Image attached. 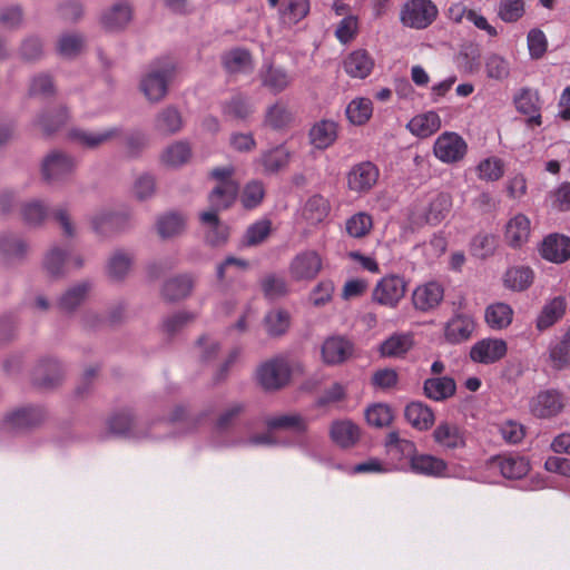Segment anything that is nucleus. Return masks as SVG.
Wrapping results in <instances>:
<instances>
[{"label":"nucleus","instance_id":"obj_1","mask_svg":"<svg viewBox=\"0 0 570 570\" xmlns=\"http://www.w3.org/2000/svg\"><path fill=\"white\" fill-rule=\"evenodd\" d=\"M168 424L166 421H158L146 428L144 424L138 423L128 412L118 413L109 420L111 433L136 441L163 439L164 431L168 430Z\"/></svg>","mask_w":570,"mask_h":570},{"label":"nucleus","instance_id":"obj_2","mask_svg":"<svg viewBox=\"0 0 570 570\" xmlns=\"http://www.w3.org/2000/svg\"><path fill=\"white\" fill-rule=\"evenodd\" d=\"M174 75L175 66L171 61H156L141 78L140 89L149 101L158 102L166 96Z\"/></svg>","mask_w":570,"mask_h":570},{"label":"nucleus","instance_id":"obj_3","mask_svg":"<svg viewBox=\"0 0 570 570\" xmlns=\"http://www.w3.org/2000/svg\"><path fill=\"white\" fill-rule=\"evenodd\" d=\"M389 471H407L416 453L414 442L402 439L397 431H391L384 442Z\"/></svg>","mask_w":570,"mask_h":570},{"label":"nucleus","instance_id":"obj_4","mask_svg":"<svg viewBox=\"0 0 570 570\" xmlns=\"http://www.w3.org/2000/svg\"><path fill=\"white\" fill-rule=\"evenodd\" d=\"M73 157L60 150L48 154L41 164V174L48 184H59L68 180L76 170Z\"/></svg>","mask_w":570,"mask_h":570},{"label":"nucleus","instance_id":"obj_5","mask_svg":"<svg viewBox=\"0 0 570 570\" xmlns=\"http://www.w3.org/2000/svg\"><path fill=\"white\" fill-rule=\"evenodd\" d=\"M438 17V8L431 0H409L404 3L400 19L405 27L428 28Z\"/></svg>","mask_w":570,"mask_h":570},{"label":"nucleus","instance_id":"obj_6","mask_svg":"<svg viewBox=\"0 0 570 570\" xmlns=\"http://www.w3.org/2000/svg\"><path fill=\"white\" fill-rule=\"evenodd\" d=\"M468 153V144L454 131L442 132L434 141L433 154L443 164L461 161Z\"/></svg>","mask_w":570,"mask_h":570},{"label":"nucleus","instance_id":"obj_7","mask_svg":"<svg viewBox=\"0 0 570 570\" xmlns=\"http://www.w3.org/2000/svg\"><path fill=\"white\" fill-rule=\"evenodd\" d=\"M289 377V364L283 356L263 363L257 370V380L265 390H278L288 383Z\"/></svg>","mask_w":570,"mask_h":570},{"label":"nucleus","instance_id":"obj_8","mask_svg":"<svg viewBox=\"0 0 570 570\" xmlns=\"http://www.w3.org/2000/svg\"><path fill=\"white\" fill-rule=\"evenodd\" d=\"M407 284L402 276L391 274L382 277L373 289V301L387 307H396L405 296Z\"/></svg>","mask_w":570,"mask_h":570},{"label":"nucleus","instance_id":"obj_9","mask_svg":"<svg viewBox=\"0 0 570 570\" xmlns=\"http://www.w3.org/2000/svg\"><path fill=\"white\" fill-rule=\"evenodd\" d=\"M564 406V395L554 389L541 390L529 401L531 414L539 419L554 417L562 412Z\"/></svg>","mask_w":570,"mask_h":570},{"label":"nucleus","instance_id":"obj_10","mask_svg":"<svg viewBox=\"0 0 570 570\" xmlns=\"http://www.w3.org/2000/svg\"><path fill=\"white\" fill-rule=\"evenodd\" d=\"M380 177L377 166L368 160L361 161L347 171V187L358 195L367 194L376 185Z\"/></svg>","mask_w":570,"mask_h":570},{"label":"nucleus","instance_id":"obj_11","mask_svg":"<svg viewBox=\"0 0 570 570\" xmlns=\"http://www.w3.org/2000/svg\"><path fill=\"white\" fill-rule=\"evenodd\" d=\"M30 245L28 240L18 233H0V263L11 266L22 263L29 254Z\"/></svg>","mask_w":570,"mask_h":570},{"label":"nucleus","instance_id":"obj_12","mask_svg":"<svg viewBox=\"0 0 570 570\" xmlns=\"http://www.w3.org/2000/svg\"><path fill=\"white\" fill-rule=\"evenodd\" d=\"M323 261L314 249L302 250L292 259L288 272L292 279L296 282L312 281L321 272Z\"/></svg>","mask_w":570,"mask_h":570},{"label":"nucleus","instance_id":"obj_13","mask_svg":"<svg viewBox=\"0 0 570 570\" xmlns=\"http://www.w3.org/2000/svg\"><path fill=\"white\" fill-rule=\"evenodd\" d=\"M46 413L40 406H23L9 413L3 420V429L9 432H22L39 425Z\"/></svg>","mask_w":570,"mask_h":570},{"label":"nucleus","instance_id":"obj_14","mask_svg":"<svg viewBox=\"0 0 570 570\" xmlns=\"http://www.w3.org/2000/svg\"><path fill=\"white\" fill-rule=\"evenodd\" d=\"M488 468L492 471H499L505 479H521L530 470L529 461L518 454H503L492 456L488 461Z\"/></svg>","mask_w":570,"mask_h":570},{"label":"nucleus","instance_id":"obj_15","mask_svg":"<svg viewBox=\"0 0 570 570\" xmlns=\"http://www.w3.org/2000/svg\"><path fill=\"white\" fill-rule=\"evenodd\" d=\"M63 367L53 357H45L39 361L32 373V382L42 389H50L58 385L63 379Z\"/></svg>","mask_w":570,"mask_h":570},{"label":"nucleus","instance_id":"obj_16","mask_svg":"<svg viewBox=\"0 0 570 570\" xmlns=\"http://www.w3.org/2000/svg\"><path fill=\"white\" fill-rule=\"evenodd\" d=\"M507 343L501 338H484L476 342L470 351L472 361L481 364H493L507 354Z\"/></svg>","mask_w":570,"mask_h":570},{"label":"nucleus","instance_id":"obj_17","mask_svg":"<svg viewBox=\"0 0 570 570\" xmlns=\"http://www.w3.org/2000/svg\"><path fill=\"white\" fill-rule=\"evenodd\" d=\"M321 352L325 364L337 365L352 356L354 345L344 336H330L322 344Z\"/></svg>","mask_w":570,"mask_h":570},{"label":"nucleus","instance_id":"obj_18","mask_svg":"<svg viewBox=\"0 0 570 570\" xmlns=\"http://www.w3.org/2000/svg\"><path fill=\"white\" fill-rule=\"evenodd\" d=\"M443 297V286L438 282H428L414 289L412 294V302L416 309L421 312H430L441 304Z\"/></svg>","mask_w":570,"mask_h":570},{"label":"nucleus","instance_id":"obj_19","mask_svg":"<svg viewBox=\"0 0 570 570\" xmlns=\"http://www.w3.org/2000/svg\"><path fill=\"white\" fill-rule=\"evenodd\" d=\"M475 330L473 317L466 313H455L445 324L444 337L452 344L462 343L472 336Z\"/></svg>","mask_w":570,"mask_h":570},{"label":"nucleus","instance_id":"obj_20","mask_svg":"<svg viewBox=\"0 0 570 570\" xmlns=\"http://www.w3.org/2000/svg\"><path fill=\"white\" fill-rule=\"evenodd\" d=\"M541 256L551 263L561 264L570 258V238L564 235L550 234L541 244Z\"/></svg>","mask_w":570,"mask_h":570},{"label":"nucleus","instance_id":"obj_21","mask_svg":"<svg viewBox=\"0 0 570 570\" xmlns=\"http://www.w3.org/2000/svg\"><path fill=\"white\" fill-rule=\"evenodd\" d=\"M568 302L564 296H556L544 303L535 320V327L542 332L553 326L566 314Z\"/></svg>","mask_w":570,"mask_h":570},{"label":"nucleus","instance_id":"obj_22","mask_svg":"<svg viewBox=\"0 0 570 570\" xmlns=\"http://www.w3.org/2000/svg\"><path fill=\"white\" fill-rule=\"evenodd\" d=\"M131 18V6L126 1H119L102 12L100 22L108 31H119L130 22Z\"/></svg>","mask_w":570,"mask_h":570},{"label":"nucleus","instance_id":"obj_23","mask_svg":"<svg viewBox=\"0 0 570 570\" xmlns=\"http://www.w3.org/2000/svg\"><path fill=\"white\" fill-rule=\"evenodd\" d=\"M291 151L285 145H278L263 151L256 163L263 167L266 175L276 174L286 168L291 160Z\"/></svg>","mask_w":570,"mask_h":570},{"label":"nucleus","instance_id":"obj_24","mask_svg":"<svg viewBox=\"0 0 570 570\" xmlns=\"http://www.w3.org/2000/svg\"><path fill=\"white\" fill-rule=\"evenodd\" d=\"M338 125L331 119H322L315 122L308 132L309 142L316 149H326L337 139Z\"/></svg>","mask_w":570,"mask_h":570},{"label":"nucleus","instance_id":"obj_25","mask_svg":"<svg viewBox=\"0 0 570 570\" xmlns=\"http://www.w3.org/2000/svg\"><path fill=\"white\" fill-rule=\"evenodd\" d=\"M530 233V219L524 214H517L507 223L504 237L511 247L520 248L529 240Z\"/></svg>","mask_w":570,"mask_h":570},{"label":"nucleus","instance_id":"obj_26","mask_svg":"<svg viewBox=\"0 0 570 570\" xmlns=\"http://www.w3.org/2000/svg\"><path fill=\"white\" fill-rule=\"evenodd\" d=\"M374 67V60L366 50L357 49L352 51L343 61L345 72L357 79L366 78Z\"/></svg>","mask_w":570,"mask_h":570},{"label":"nucleus","instance_id":"obj_27","mask_svg":"<svg viewBox=\"0 0 570 570\" xmlns=\"http://www.w3.org/2000/svg\"><path fill=\"white\" fill-rule=\"evenodd\" d=\"M435 443L444 450H455L465 445L461 429L449 422H441L433 431Z\"/></svg>","mask_w":570,"mask_h":570},{"label":"nucleus","instance_id":"obj_28","mask_svg":"<svg viewBox=\"0 0 570 570\" xmlns=\"http://www.w3.org/2000/svg\"><path fill=\"white\" fill-rule=\"evenodd\" d=\"M409 470L415 474L441 478L446 475V463L434 455L415 453Z\"/></svg>","mask_w":570,"mask_h":570},{"label":"nucleus","instance_id":"obj_29","mask_svg":"<svg viewBox=\"0 0 570 570\" xmlns=\"http://www.w3.org/2000/svg\"><path fill=\"white\" fill-rule=\"evenodd\" d=\"M332 441L341 448H351L360 439V428L350 420L334 421L330 429Z\"/></svg>","mask_w":570,"mask_h":570},{"label":"nucleus","instance_id":"obj_30","mask_svg":"<svg viewBox=\"0 0 570 570\" xmlns=\"http://www.w3.org/2000/svg\"><path fill=\"white\" fill-rule=\"evenodd\" d=\"M423 391L430 400L441 402L455 394L456 384L450 376L432 377L424 381Z\"/></svg>","mask_w":570,"mask_h":570},{"label":"nucleus","instance_id":"obj_31","mask_svg":"<svg viewBox=\"0 0 570 570\" xmlns=\"http://www.w3.org/2000/svg\"><path fill=\"white\" fill-rule=\"evenodd\" d=\"M121 134V127L114 126L97 132L75 129L71 131V137L88 148H97L111 139L120 137Z\"/></svg>","mask_w":570,"mask_h":570},{"label":"nucleus","instance_id":"obj_32","mask_svg":"<svg viewBox=\"0 0 570 570\" xmlns=\"http://www.w3.org/2000/svg\"><path fill=\"white\" fill-rule=\"evenodd\" d=\"M222 112L227 119L246 120L254 112L249 98L240 92L222 104Z\"/></svg>","mask_w":570,"mask_h":570},{"label":"nucleus","instance_id":"obj_33","mask_svg":"<svg viewBox=\"0 0 570 570\" xmlns=\"http://www.w3.org/2000/svg\"><path fill=\"white\" fill-rule=\"evenodd\" d=\"M193 287L194 278L190 275H177L164 283L161 294L165 299L175 302L187 297Z\"/></svg>","mask_w":570,"mask_h":570},{"label":"nucleus","instance_id":"obj_34","mask_svg":"<svg viewBox=\"0 0 570 570\" xmlns=\"http://www.w3.org/2000/svg\"><path fill=\"white\" fill-rule=\"evenodd\" d=\"M183 128L180 112L171 106L164 108L155 118L154 129L161 136H171Z\"/></svg>","mask_w":570,"mask_h":570},{"label":"nucleus","instance_id":"obj_35","mask_svg":"<svg viewBox=\"0 0 570 570\" xmlns=\"http://www.w3.org/2000/svg\"><path fill=\"white\" fill-rule=\"evenodd\" d=\"M92 288L90 281H81L78 284L69 287L58 301V306L61 311L70 313L79 307L88 296Z\"/></svg>","mask_w":570,"mask_h":570},{"label":"nucleus","instance_id":"obj_36","mask_svg":"<svg viewBox=\"0 0 570 570\" xmlns=\"http://www.w3.org/2000/svg\"><path fill=\"white\" fill-rule=\"evenodd\" d=\"M549 361L551 366L557 371L570 367V328L562 337L550 343Z\"/></svg>","mask_w":570,"mask_h":570},{"label":"nucleus","instance_id":"obj_37","mask_svg":"<svg viewBox=\"0 0 570 570\" xmlns=\"http://www.w3.org/2000/svg\"><path fill=\"white\" fill-rule=\"evenodd\" d=\"M404 416L413 428L420 431L430 429L434 422L433 411L420 401L409 403L405 406Z\"/></svg>","mask_w":570,"mask_h":570},{"label":"nucleus","instance_id":"obj_38","mask_svg":"<svg viewBox=\"0 0 570 570\" xmlns=\"http://www.w3.org/2000/svg\"><path fill=\"white\" fill-rule=\"evenodd\" d=\"M441 128V118L435 111L414 116L407 124V129L420 138H426Z\"/></svg>","mask_w":570,"mask_h":570},{"label":"nucleus","instance_id":"obj_39","mask_svg":"<svg viewBox=\"0 0 570 570\" xmlns=\"http://www.w3.org/2000/svg\"><path fill=\"white\" fill-rule=\"evenodd\" d=\"M261 81L263 87L277 95L291 85L292 77L283 68L269 65L262 69Z\"/></svg>","mask_w":570,"mask_h":570},{"label":"nucleus","instance_id":"obj_40","mask_svg":"<svg viewBox=\"0 0 570 570\" xmlns=\"http://www.w3.org/2000/svg\"><path fill=\"white\" fill-rule=\"evenodd\" d=\"M514 105L519 112L529 115V122L541 125V115L539 114L538 92L529 88H523L514 96Z\"/></svg>","mask_w":570,"mask_h":570},{"label":"nucleus","instance_id":"obj_41","mask_svg":"<svg viewBox=\"0 0 570 570\" xmlns=\"http://www.w3.org/2000/svg\"><path fill=\"white\" fill-rule=\"evenodd\" d=\"M134 255L124 249H116L107 262V275L112 281H122L129 273Z\"/></svg>","mask_w":570,"mask_h":570},{"label":"nucleus","instance_id":"obj_42","mask_svg":"<svg viewBox=\"0 0 570 570\" xmlns=\"http://www.w3.org/2000/svg\"><path fill=\"white\" fill-rule=\"evenodd\" d=\"M330 203L328 200L320 194L311 196L303 209L302 217L309 225H316L322 223L330 214Z\"/></svg>","mask_w":570,"mask_h":570},{"label":"nucleus","instance_id":"obj_43","mask_svg":"<svg viewBox=\"0 0 570 570\" xmlns=\"http://www.w3.org/2000/svg\"><path fill=\"white\" fill-rule=\"evenodd\" d=\"M292 121L293 114L288 106L283 101H276L266 109L263 124L273 130H283Z\"/></svg>","mask_w":570,"mask_h":570},{"label":"nucleus","instance_id":"obj_44","mask_svg":"<svg viewBox=\"0 0 570 570\" xmlns=\"http://www.w3.org/2000/svg\"><path fill=\"white\" fill-rule=\"evenodd\" d=\"M484 318L492 330H503L512 323L513 309L507 303H493L485 308Z\"/></svg>","mask_w":570,"mask_h":570},{"label":"nucleus","instance_id":"obj_45","mask_svg":"<svg viewBox=\"0 0 570 570\" xmlns=\"http://www.w3.org/2000/svg\"><path fill=\"white\" fill-rule=\"evenodd\" d=\"M68 257L69 250L67 248L53 245L43 257V269L52 277L63 276Z\"/></svg>","mask_w":570,"mask_h":570},{"label":"nucleus","instance_id":"obj_46","mask_svg":"<svg viewBox=\"0 0 570 570\" xmlns=\"http://www.w3.org/2000/svg\"><path fill=\"white\" fill-rule=\"evenodd\" d=\"M22 222L29 227L40 226L49 215L48 206L40 199H32L20 205Z\"/></svg>","mask_w":570,"mask_h":570},{"label":"nucleus","instance_id":"obj_47","mask_svg":"<svg viewBox=\"0 0 570 570\" xmlns=\"http://www.w3.org/2000/svg\"><path fill=\"white\" fill-rule=\"evenodd\" d=\"M237 193V183L218 184L208 195L209 205L216 210H224L235 202Z\"/></svg>","mask_w":570,"mask_h":570},{"label":"nucleus","instance_id":"obj_48","mask_svg":"<svg viewBox=\"0 0 570 570\" xmlns=\"http://www.w3.org/2000/svg\"><path fill=\"white\" fill-rule=\"evenodd\" d=\"M451 206L452 202L449 194L438 193L432 196L425 210L426 223L431 225L441 223L448 216Z\"/></svg>","mask_w":570,"mask_h":570},{"label":"nucleus","instance_id":"obj_49","mask_svg":"<svg viewBox=\"0 0 570 570\" xmlns=\"http://www.w3.org/2000/svg\"><path fill=\"white\" fill-rule=\"evenodd\" d=\"M266 425L269 430H289L303 433L307 429V421L297 413H285L268 417Z\"/></svg>","mask_w":570,"mask_h":570},{"label":"nucleus","instance_id":"obj_50","mask_svg":"<svg viewBox=\"0 0 570 570\" xmlns=\"http://www.w3.org/2000/svg\"><path fill=\"white\" fill-rule=\"evenodd\" d=\"M533 271L527 266H514L509 268L503 277L505 287L512 291H524L533 283Z\"/></svg>","mask_w":570,"mask_h":570},{"label":"nucleus","instance_id":"obj_51","mask_svg":"<svg viewBox=\"0 0 570 570\" xmlns=\"http://www.w3.org/2000/svg\"><path fill=\"white\" fill-rule=\"evenodd\" d=\"M191 157V148L186 141H175L161 154V161L169 167H180Z\"/></svg>","mask_w":570,"mask_h":570},{"label":"nucleus","instance_id":"obj_52","mask_svg":"<svg viewBox=\"0 0 570 570\" xmlns=\"http://www.w3.org/2000/svg\"><path fill=\"white\" fill-rule=\"evenodd\" d=\"M186 217L179 213H167L157 220V230L163 238H170L183 233Z\"/></svg>","mask_w":570,"mask_h":570},{"label":"nucleus","instance_id":"obj_53","mask_svg":"<svg viewBox=\"0 0 570 570\" xmlns=\"http://www.w3.org/2000/svg\"><path fill=\"white\" fill-rule=\"evenodd\" d=\"M69 119V114L66 107H59L53 111H46L38 116L37 125L43 130L46 135H51L60 129Z\"/></svg>","mask_w":570,"mask_h":570},{"label":"nucleus","instance_id":"obj_54","mask_svg":"<svg viewBox=\"0 0 570 570\" xmlns=\"http://www.w3.org/2000/svg\"><path fill=\"white\" fill-rule=\"evenodd\" d=\"M345 112L351 124L363 125L372 116V101L368 98H355L347 105Z\"/></svg>","mask_w":570,"mask_h":570},{"label":"nucleus","instance_id":"obj_55","mask_svg":"<svg viewBox=\"0 0 570 570\" xmlns=\"http://www.w3.org/2000/svg\"><path fill=\"white\" fill-rule=\"evenodd\" d=\"M309 12L308 0H282L281 16L287 23H297Z\"/></svg>","mask_w":570,"mask_h":570},{"label":"nucleus","instance_id":"obj_56","mask_svg":"<svg viewBox=\"0 0 570 570\" xmlns=\"http://www.w3.org/2000/svg\"><path fill=\"white\" fill-rule=\"evenodd\" d=\"M412 337L407 334H395L381 344L383 356L396 357L404 355L412 347Z\"/></svg>","mask_w":570,"mask_h":570},{"label":"nucleus","instance_id":"obj_57","mask_svg":"<svg viewBox=\"0 0 570 570\" xmlns=\"http://www.w3.org/2000/svg\"><path fill=\"white\" fill-rule=\"evenodd\" d=\"M264 296L269 301L278 299L288 293L286 279L277 274H267L261 279Z\"/></svg>","mask_w":570,"mask_h":570},{"label":"nucleus","instance_id":"obj_58","mask_svg":"<svg viewBox=\"0 0 570 570\" xmlns=\"http://www.w3.org/2000/svg\"><path fill=\"white\" fill-rule=\"evenodd\" d=\"M365 419L368 425L373 428H386L393 421V411L387 404L375 403L366 409Z\"/></svg>","mask_w":570,"mask_h":570},{"label":"nucleus","instance_id":"obj_59","mask_svg":"<svg viewBox=\"0 0 570 570\" xmlns=\"http://www.w3.org/2000/svg\"><path fill=\"white\" fill-rule=\"evenodd\" d=\"M484 68L488 78L502 81L510 75L509 61L498 53H490L485 57Z\"/></svg>","mask_w":570,"mask_h":570},{"label":"nucleus","instance_id":"obj_60","mask_svg":"<svg viewBox=\"0 0 570 570\" xmlns=\"http://www.w3.org/2000/svg\"><path fill=\"white\" fill-rule=\"evenodd\" d=\"M264 322L271 336H281L289 327V314L283 309H274L266 314Z\"/></svg>","mask_w":570,"mask_h":570},{"label":"nucleus","instance_id":"obj_61","mask_svg":"<svg viewBox=\"0 0 570 570\" xmlns=\"http://www.w3.org/2000/svg\"><path fill=\"white\" fill-rule=\"evenodd\" d=\"M272 223L268 219H261L249 225L243 238L245 246H256L263 243L271 234Z\"/></svg>","mask_w":570,"mask_h":570},{"label":"nucleus","instance_id":"obj_62","mask_svg":"<svg viewBox=\"0 0 570 570\" xmlns=\"http://www.w3.org/2000/svg\"><path fill=\"white\" fill-rule=\"evenodd\" d=\"M372 226V217L368 214L362 212L351 216L345 223L347 234L354 238L364 237L370 233Z\"/></svg>","mask_w":570,"mask_h":570},{"label":"nucleus","instance_id":"obj_63","mask_svg":"<svg viewBox=\"0 0 570 570\" xmlns=\"http://www.w3.org/2000/svg\"><path fill=\"white\" fill-rule=\"evenodd\" d=\"M224 66L229 72L245 71L252 67L250 55L244 49H234L223 58Z\"/></svg>","mask_w":570,"mask_h":570},{"label":"nucleus","instance_id":"obj_64","mask_svg":"<svg viewBox=\"0 0 570 570\" xmlns=\"http://www.w3.org/2000/svg\"><path fill=\"white\" fill-rule=\"evenodd\" d=\"M265 196V186L259 180L248 181L242 193V204L245 208L252 209L257 207Z\"/></svg>","mask_w":570,"mask_h":570}]
</instances>
